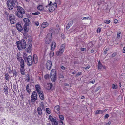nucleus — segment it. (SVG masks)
I'll return each instance as SVG.
<instances>
[{
  "mask_svg": "<svg viewBox=\"0 0 125 125\" xmlns=\"http://www.w3.org/2000/svg\"><path fill=\"white\" fill-rule=\"evenodd\" d=\"M8 8L10 10H12L13 8H16V5H18V4L16 0H8L7 2Z\"/></svg>",
  "mask_w": 125,
  "mask_h": 125,
  "instance_id": "1",
  "label": "nucleus"
},
{
  "mask_svg": "<svg viewBox=\"0 0 125 125\" xmlns=\"http://www.w3.org/2000/svg\"><path fill=\"white\" fill-rule=\"evenodd\" d=\"M16 43L17 48L20 50L23 49H25L26 47V42L24 39H22L21 41H17Z\"/></svg>",
  "mask_w": 125,
  "mask_h": 125,
  "instance_id": "2",
  "label": "nucleus"
},
{
  "mask_svg": "<svg viewBox=\"0 0 125 125\" xmlns=\"http://www.w3.org/2000/svg\"><path fill=\"white\" fill-rule=\"evenodd\" d=\"M50 77L51 80L53 82H54L56 80L57 75L56 71L55 69H52L51 72L50 74Z\"/></svg>",
  "mask_w": 125,
  "mask_h": 125,
  "instance_id": "3",
  "label": "nucleus"
},
{
  "mask_svg": "<svg viewBox=\"0 0 125 125\" xmlns=\"http://www.w3.org/2000/svg\"><path fill=\"white\" fill-rule=\"evenodd\" d=\"M65 44L62 45L58 51L56 52V54L57 56L61 55L64 52L65 49Z\"/></svg>",
  "mask_w": 125,
  "mask_h": 125,
  "instance_id": "4",
  "label": "nucleus"
},
{
  "mask_svg": "<svg viewBox=\"0 0 125 125\" xmlns=\"http://www.w3.org/2000/svg\"><path fill=\"white\" fill-rule=\"evenodd\" d=\"M49 119L51 122L52 125H58V121H57L56 117L53 118L51 115H50L49 116Z\"/></svg>",
  "mask_w": 125,
  "mask_h": 125,
  "instance_id": "5",
  "label": "nucleus"
},
{
  "mask_svg": "<svg viewBox=\"0 0 125 125\" xmlns=\"http://www.w3.org/2000/svg\"><path fill=\"white\" fill-rule=\"evenodd\" d=\"M37 97L36 92V91H33L31 96V101L33 104L35 101L37 99Z\"/></svg>",
  "mask_w": 125,
  "mask_h": 125,
  "instance_id": "6",
  "label": "nucleus"
},
{
  "mask_svg": "<svg viewBox=\"0 0 125 125\" xmlns=\"http://www.w3.org/2000/svg\"><path fill=\"white\" fill-rule=\"evenodd\" d=\"M25 62H27V65L28 66H30L32 64L33 61L32 57L31 55L28 56V58L25 61Z\"/></svg>",
  "mask_w": 125,
  "mask_h": 125,
  "instance_id": "7",
  "label": "nucleus"
},
{
  "mask_svg": "<svg viewBox=\"0 0 125 125\" xmlns=\"http://www.w3.org/2000/svg\"><path fill=\"white\" fill-rule=\"evenodd\" d=\"M16 26L17 30L20 32L23 31V28L21 23L19 22H17L16 24Z\"/></svg>",
  "mask_w": 125,
  "mask_h": 125,
  "instance_id": "8",
  "label": "nucleus"
},
{
  "mask_svg": "<svg viewBox=\"0 0 125 125\" xmlns=\"http://www.w3.org/2000/svg\"><path fill=\"white\" fill-rule=\"evenodd\" d=\"M9 19L11 23L14 24L16 22L15 18L13 14H10L9 16Z\"/></svg>",
  "mask_w": 125,
  "mask_h": 125,
  "instance_id": "9",
  "label": "nucleus"
},
{
  "mask_svg": "<svg viewBox=\"0 0 125 125\" xmlns=\"http://www.w3.org/2000/svg\"><path fill=\"white\" fill-rule=\"evenodd\" d=\"M25 13V12L23 11V12H21L20 13H19L18 12V11H16L15 13V14L16 16L20 18H22L23 17V15Z\"/></svg>",
  "mask_w": 125,
  "mask_h": 125,
  "instance_id": "10",
  "label": "nucleus"
},
{
  "mask_svg": "<svg viewBox=\"0 0 125 125\" xmlns=\"http://www.w3.org/2000/svg\"><path fill=\"white\" fill-rule=\"evenodd\" d=\"M52 65V62L51 61L48 60L46 64V67L48 70H49L51 69Z\"/></svg>",
  "mask_w": 125,
  "mask_h": 125,
  "instance_id": "11",
  "label": "nucleus"
},
{
  "mask_svg": "<svg viewBox=\"0 0 125 125\" xmlns=\"http://www.w3.org/2000/svg\"><path fill=\"white\" fill-rule=\"evenodd\" d=\"M23 21L25 23L24 25H27L28 26H29L31 22L29 19L27 18H24L23 19Z\"/></svg>",
  "mask_w": 125,
  "mask_h": 125,
  "instance_id": "12",
  "label": "nucleus"
},
{
  "mask_svg": "<svg viewBox=\"0 0 125 125\" xmlns=\"http://www.w3.org/2000/svg\"><path fill=\"white\" fill-rule=\"evenodd\" d=\"M16 8H17V11H18V12L20 13L21 12H25L24 9L18 5H16Z\"/></svg>",
  "mask_w": 125,
  "mask_h": 125,
  "instance_id": "13",
  "label": "nucleus"
},
{
  "mask_svg": "<svg viewBox=\"0 0 125 125\" xmlns=\"http://www.w3.org/2000/svg\"><path fill=\"white\" fill-rule=\"evenodd\" d=\"M27 26L24 25L23 29V30L24 32L25 33H24L23 34V35H24V36H26V37H24V38H26V39L27 38L26 37L27 36H26V33L27 32L29 31V29L27 28Z\"/></svg>",
  "mask_w": 125,
  "mask_h": 125,
  "instance_id": "14",
  "label": "nucleus"
},
{
  "mask_svg": "<svg viewBox=\"0 0 125 125\" xmlns=\"http://www.w3.org/2000/svg\"><path fill=\"white\" fill-rule=\"evenodd\" d=\"M33 60L34 63L36 64L38 62V57L36 54H34L33 55Z\"/></svg>",
  "mask_w": 125,
  "mask_h": 125,
  "instance_id": "15",
  "label": "nucleus"
},
{
  "mask_svg": "<svg viewBox=\"0 0 125 125\" xmlns=\"http://www.w3.org/2000/svg\"><path fill=\"white\" fill-rule=\"evenodd\" d=\"M54 109L55 112L57 113V114H60L59 106V105L56 106L54 107Z\"/></svg>",
  "mask_w": 125,
  "mask_h": 125,
  "instance_id": "16",
  "label": "nucleus"
},
{
  "mask_svg": "<svg viewBox=\"0 0 125 125\" xmlns=\"http://www.w3.org/2000/svg\"><path fill=\"white\" fill-rule=\"evenodd\" d=\"M29 46L25 49L26 52L28 53H30L31 51V48L32 47V44H29Z\"/></svg>",
  "mask_w": 125,
  "mask_h": 125,
  "instance_id": "17",
  "label": "nucleus"
},
{
  "mask_svg": "<svg viewBox=\"0 0 125 125\" xmlns=\"http://www.w3.org/2000/svg\"><path fill=\"white\" fill-rule=\"evenodd\" d=\"M35 89L37 93H39V92H41V87L39 85L37 84L36 85H35Z\"/></svg>",
  "mask_w": 125,
  "mask_h": 125,
  "instance_id": "18",
  "label": "nucleus"
},
{
  "mask_svg": "<svg viewBox=\"0 0 125 125\" xmlns=\"http://www.w3.org/2000/svg\"><path fill=\"white\" fill-rule=\"evenodd\" d=\"M51 46L52 50L53 51L56 47V43L55 42L53 41L52 42Z\"/></svg>",
  "mask_w": 125,
  "mask_h": 125,
  "instance_id": "19",
  "label": "nucleus"
},
{
  "mask_svg": "<svg viewBox=\"0 0 125 125\" xmlns=\"http://www.w3.org/2000/svg\"><path fill=\"white\" fill-rule=\"evenodd\" d=\"M53 86V84L52 83H49L47 84L46 89L48 90H51Z\"/></svg>",
  "mask_w": 125,
  "mask_h": 125,
  "instance_id": "20",
  "label": "nucleus"
},
{
  "mask_svg": "<svg viewBox=\"0 0 125 125\" xmlns=\"http://www.w3.org/2000/svg\"><path fill=\"white\" fill-rule=\"evenodd\" d=\"M39 94V97L40 99L42 100H43L44 99V96L42 92H39V93H38Z\"/></svg>",
  "mask_w": 125,
  "mask_h": 125,
  "instance_id": "21",
  "label": "nucleus"
},
{
  "mask_svg": "<svg viewBox=\"0 0 125 125\" xmlns=\"http://www.w3.org/2000/svg\"><path fill=\"white\" fill-rule=\"evenodd\" d=\"M55 9V7H53V6L52 5H50V6L49 8V10L50 12H52Z\"/></svg>",
  "mask_w": 125,
  "mask_h": 125,
  "instance_id": "22",
  "label": "nucleus"
},
{
  "mask_svg": "<svg viewBox=\"0 0 125 125\" xmlns=\"http://www.w3.org/2000/svg\"><path fill=\"white\" fill-rule=\"evenodd\" d=\"M37 111L38 115H42V110L41 109V107H39L37 108Z\"/></svg>",
  "mask_w": 125,
  "mask_h": 125,
  "instance_id": "23",
  "label": "nucleus"
},
{
  "mask_svg": "<svg viewBox=\"0 0 125 125\" xmlns=\"http://www.w3.org/2000/svg\"><path fill=\"white\" fill-rule=\"evenodd\" d=\"M97 66L99 70H101L103 67L102 64L101 63L100 61H98Z\"/></svg>",
  "mask_w": 125,
  "mask_h": 125,
  "instance_id": "24",
  "label": "nucleus"
},
{
  "mask_svg": "<svg viewBox=\"0 0 125 125\" xmlns=\"http://www.w3.org/2000/svg\"><path fill=\"white\" fill-rule=\"evenodd\" d=\"M73 23V21H69L66 27V29L68 30L69 29L70 27L71 26Z\"/></svg>",
  "mask_w": 125,
  "mask_h": 125,
  "instance_id": "25",
  "label": "nucleus"
},
{
  "mask_svg": "<svg viewBox=\"0 0 125 125\" xmlns=\"http://www.w3.org/2000/svg\"><path fill=\"white\" fill-rule=\"evenodd\" d=\"M49 25V24L48 23L46 22H43L41 25L42 27L43 28H45L48 26Z\"/></svg>",
  "mask_w": 125,
  "mask_h": 125,
  "instance_id": "26",
  "label": "nucleus"
},
{
  "mask_svg": "<svg viewBox=\"0 0 125 125\" xmlns=\"http://www.w3.org/2000/svg\"><path fill=\"white\" fill-rule=\"evenodd\" d=\"M104 112V111H103V110H96L95 111V115L99 114H103V113Z\"/></svg>",
  "mask_w": 125,
  "mask_h": 125,
  "instance_id": "27",
  "label": "nucleus"
},
{
  "mask_svg": "<svg viewBox=\"0 0 125 125\" xmlns=\"http://www.w3.org/2000/svg\"><path fill=\"white\" fill-rule=\"evenodd\" d=\"M20 63V66L22 67L24 66V60L22 59H21V60L19 61Z\"/></svg>",
  "mask_w": 125,
  "mask_h": 125,
  "instance_id": "28",
  "label": "nucleus"
},
{
  "mask_svg": "<svg viewBox=\"0 0 125 125\" xmlns=\"http://www.w3.org/2000/svg\"><path fill=\"white\" fill-rule=\"evenodd\" d=\"M51 40L50 39L46 38L45 40V42L46 44H48L51 42Z\"/></svg>",
  "mask_w": 125,
  "mask_h": 125,
  "instance_id": "29",
  "label": "nucleus"
},
{
  "mask_svg": "<svg viewBox=\"0 0 125 125\" xmlns=\"http://www.w3.org/2000/svg\"><path fill=\"white\" fill-rule=\"evenodd\" d=\"M13 76H14L15 78H16L17 76V72L15 69H12V72Z\"/></svg>",
  "mask_w": 125,
  "mask_h": 125,
  "instance_id": "30",
  "label": "nucleus"
},
{
  "mask_svg": "<svg viewBox=\"0 0 125 125\" xmlns=\"http://www.w3.org/2000/svg\"><path fill=\"white\" fill-rule=\"evenodd\" d=\"M28 38L29 44H31L32 40L31 36L30 35H29Z\"/></svg>",
  "mask_w": 125,
  "mask_h": 125,
  "instance_id": "31",
  "label": "nucleus"
},
{
  "mask_svg": "<svg viewBox=\"0 0 125 125\" xmlns=\"http://www.w3.org/2000/svg\"><path fill=\"white\" fill-rule=\"evenodd\" d=\"M43 7L42 5H39L37 7V9L39 10L42 11L43 9Z\"/></svg>",
  "mask_w": 125,
  "mask_h": 125,
  "instance_id": "32",
  "label": "nucleus"
},
{
  "mask_svg": "<svg viewBox=\"0 0 125 125\" xmlns=\"http://www.w3.org/2000/svg\"><path fill=\"white\" fill-rule=\"evenodd\" d=\"M23 57L25 61L27 59V58H28V56H27V54L25 52L23 53Z\"/></svg>",
  "mask_w": 125,
  "mask_h": 125,
  "instance_id": "33",
  "label": "nucleus"
},
{
  "mask_svg": "<svg viewBox=\"0 0 125 125\" xmlns=\"http://www.w3.org/2000/svg\"><path fill=\"white\" fill-rule=\"evenodd\" d=\"M5 79L6 80L8 81H9V78L10 77L9 74L8 73H6L5 74Z\"/></svg>",
  "mask_w": 125,
  "mask_h": 125,
  "instance_id": "34",
  "label": "nucleus"
},
{
  "mask_svg": "<svg viewBox=\"0 0 125 125\" xmlns=\"http://www.w3.org/2000/svg\"><path fill=\"white\" fill-rule=\"evenodd\" d=\"M49 32L50 33H52H52H54L55 32V29L54 28H51L50 29Z\"/></svg>",
  "mask_w": 125,
  "mask_h": 125,
  "instance_id": "35",
  "label": "nucleus"
},
{
  "mask_svg": "<svg viewBox=\"0 0 125 125\" xmlns=\"http://www.w3.org/2000/svg\"><path fill=\"white\" fill-rule=\"evenodd\" d=\"M52 35V33H48L46 36V38H51V37Z\"/></svg>",
  "mask_w": 125,
  "mask_h": 125,
  "instance_id": "36",
  "label": "nucleus"
},
{
  "mask_svg": "<svg viewBox=\"0 0 125 125\" xmlns=\"http://www.w3.org/2000/svg\"><path fill=\"white\" fill-rule=\"evenodd\" d=\"M59 118L60 119V120H63L64 119V116L62 115H59Z\"/></svg>",
  "mask_w": 125,
  "mask_h": 125,
  "instance_id": "37",
  "label": "nucleus"
},
{
  "mask_svg": "<svg viewBox=\"0 0 125 125\" xmlns=\"http://www.w3.org/2000/svg\"><path fill=\"white\" fill-rule=\"evenodd\" d=\"M3 90L5 94H8V89L7 87H5L4 88Z\"/></svg>",
  "mask_w": 125,
  "mask_h": 125,
  "instance_id": "38",
  "label": "nucleus"
},
{
  "mask_svg": "<svg viewBox=\"0 0 125 125\" xmlns=\"http://www.w3.org/2000/svg\"><path fill=\"white\" fill-rule=\"evenodd\" d=\"M111 21L108 20H105L104 21V23L107 24L109 23Z\"/></svg>",
  "mask_w": 125,
  "mask_h": 125,
  "instance_id": "39",
  "label": "nucleus"
},
{
  "mask_svg": "<svg viewBox=\"0 0 125 125\" xmlns=\"http://www.w3.org/2000/svg\"><path fill=\"white\" fill-rule=\"evenodd\" d=\"M44 77L46 79H49V75L48 74H46L45 75Z\"/></svg>",
  "mask_w": 125,
  "mask_h": 125,
  "instance_id": "40",
  "label": "nucleus"
},
{
  "mask_svg": "<svg viewBox=\"0 0 125 125\" xmlns=\"http://www.w3.org/2000/svg\"><path fill=\"white\" fill-rule=\"evenodd\" d=\"M40 14V12L39 11H37L35 13H32V14L34 15H37L39 14Z\"/></svg>",
  "mask_w": 125,
  "mask_h": 125,
  "instance_id": "41",
  "label": "nucleus"
},
{
  "mask_svg": "<svg viewBox=\"0 0 125 125\" xmlns=\"http://www.w3.org/2000/svg\"><path fill=\"white\" fill-rule=\"evenodd\" d=\"M60 29V28L59 26V25H56V30L57 31H59Z\"/></svg>",
  "mask_w": 125,
  "mask_h": 125,
  "instance_id": "42",
  "label": "nucleus"
},
{
  "mask_svg": "<svg viewBox=\"0 0 125 125\" xmlns=\"http://www.w3.org/2000/svg\"><path fill=\"white\" fill-rule=\"evenodd\" d=\"M61 37L62 39L63 40L65 39V35L63 33H62L61 34Z\"/></svg>",
  "mask_w": 125,
  "mask_h": 125,
  "instance_id": "43",
  "label": "nucleus"
},
{
  "mask_svg": "<svg viewBox=\"0 0 125 125\" xmlns=\"http://www.w3.org/2000/svg\"><path fill=\"white\" fill-rule=\"evenodd\" d=\"M46 111L49 114H50L51 113V112H50V109L48 108H47L46 109Z\"/></svg>",
  "mask_w": 125,
  "mask_h": 125,
  "instance_id": "44",
  "label": "nucleus"
},
{
  "mask_svg": "<svg viewBox=\"0 0 125 125\" xmlns=\"http://www.w3.org/2000/svg\"><path fill=\"white\" fill-rule=\"evenodd\" d=\"M49 54L50 56L52 57L54 55V53L52 51H51L50 52Z\"/></svg>",
  "mask_w": 125,
  "mask_h": 125,
  "instance_id": "45",
  "label": "nucleus"
},
{
  "mask_svg": "<svg viewBox=\"0 0 125 125\" xmlns=\"http://www.w3.org/2000/svg\"><path fill=\"white\" fill-rule=\"evenodd\" d=\"M24 66H23L22 67L21 66V68L20 69V72L24 71H25V70L24 68Z\"/></svg>",
  "mask_w": 125,
  "mask_h": 125,
  "instance_id": "46",
  "label": "nucleus"
},
{
  "mask_svg": "<svg viewBox=\"0 0 125 125\" xmlns=\"http://www.w3.org/2000/svg\"><path fill=\"white\" fill-rule=\"evenodd\" d=\"M4 14H5L6 15V16L7 17H8V15H9V13L7 12L6 10L4 11Z\"/></svg>",
  "mask_w": 125,
  "mask_h": 125,
  "instance_id": "47",
  "label": "nucleus"
},
{
  "mask_svg": "<svg viewBox=\"0 0 125 125\" xmlns=\"http://www.w3.org/2000/svg\"><path fill=\"white\" fill-rule=\"evenodd\" d=\"M112 88L114 89H116L117 88V87L114 84H112Z\"/></svg>",
  "mask_w": 125,
  "mask_h": 125,
  "instance_id": "48",
  "label": "nucleus"
},
{
  "mask_svg": "<svg viewBox=\"0 0 125 125\" xmlns=\"http://www.w3.org/2000/svg\"><path fill=\"white\" fill-rule=\"evenodd\" d=\"M89 17H84L83 18L82 17L81 18V19L83 20H85L86 19H89Z\"/></svg>",
  "mask_w": 125,
  "mask_h": 125,
  "instance_id": "49",
  "label": "nucleus"
},
{
  "mask_svg": "<svg viewBox=\"0 0 125 125\" xmlns=\"http://www.w3.org/2000/svg\"><path fill=\"white\" fill-rule=\"evenodd\" d=\"M109 116V115L108 114H107L105 115L104 116V118L105 119H106Z\"/></svg>",
  "mask_w": 125,
  "mask_h": 125,
  "instance_id": "50",
  "label": "nucleus"
},
{
  "mask_svg": "<svg viewBox=\"0 0 125 125\" xmlns=\"http://www.w3.org/2000/svg\"><path fill=\"white\" fill-rule=\"evenodd\" d=\"M101 28H99L97 29V33H99L101 31Z\"/></svg>",
  "mask_w": 125,
  "mask_h": 125,
  "instance_id": "51",
  "label": "nucleus"
},
{
  "mask_svg": "<svg viewBox=\"0 0 125 125\" xmlns=\"http://www.w3.org/2000/svg\"><path fill=\"white\" fill-rule=\"evenodd\" d=\"M120 34H121V32H117V38H119L120 36Z\"/></svg>",
  "mask_w": 125,
  "mask_h": 125,
  "instance_id": "52",
  "label": "nucleus"
},
{
  "mask_svg": "<svg viewBox=\"0 0 125 125\" xmlns=\"http://www.w3.org/2000/svg\"><path fill=\"white\" fill-rule=\"evenodd\" d=\"M112 121V120H110L108 122V123L106 124V125H110L111 124Z\"/></svg>",
  "mask_w": 125,
  "mask_h": 125,
  "instance_id": "53",
  "label": "nucleus"
},
{
  "mask_svg": "<svg viewBox=\"0 0 125 125\" xmlns=\"http://www.w3.org/2000/svg\"><path fill=\"white\" fill-rule=\"evenodd\" d=\"M52 6H53V7H56V9L57 7V4L55 2L53 3L52 4Z\"/></svg>",
  "mask_w": 125,
  "mask_h": 125,
  "instance_id": "54",
  "label": "nucleus"
},
{
  "mask_svg": "<svg viewBox=\"0 0 125 125\" xmlns=\"http://www.w3.org/2000/svg\"><path fill=\"white\" fill-rule=\"evenodd\" d=\"M27 76V82H28L30 80V76L29 74H28Z\"/></svg>",
  "mask_w": 125,
  "mask_h": 125,
  "instance_id": "55",
  "label": "nucleus"
},
{
  "mask_svg": "<svg viewBox=\"0 0 125 125\" xmlns=\"http://www.w3.org/2000/svg\"><path fill=\"white\" fill-rule=\"evenodd\" d=\"M91 67V66L90 65L88 66L87 67H84V68L85 70H87L90 68Z\"/></svg>",
  "mask_w": 125,
  "mask_h": 125,
  "instance_id": "56",
  "label": "nucleus"
},
{
  "mask_svg": "<svg viewBox=\"0 0 125 125\" xmlns=\"http://www.w3.org/2000/svg\"><path fill=\"white\" fill-rule=\"evenodd\" d=\"M62 120H60L59 121V123L61 125H63V123Z\"/></svg>",
  "mask_w": 125,
  "mask_h": 125,
  "instance_id": "57",
  "label": "nucleus"
},
{
  "mask_svg": "<svg viewBox=\"0 0 125 125\" xmlns=\"http://www.w3.org/2000/svg\"><path fill=\"white\" fill-rule=\"evenodd\" d=\"M12 71L11 69L10 68L9 69V73H12Z\"/></svg>",
  "mask_w": 125,
  "mask_h": 125,
  "instance_id": "58",
  "label": "nucleus"
},
{
  "mask_svg": "<svg viewBox=\"0 0 125 125\" xmlns=\"http://www.w3.org/2000/svg\"><path fill=\"white\" fill-rule=\"evenodd\" d=\"M100 88H101V87H97L96 89L95 90V92H97V91H98V90H99L100 89Z\"/></svg>",
  "mask_w": 125,
  "mask_h": 125,
  "instance_id": "59",
  "label": "nucleus"
},
{
  "mask_svg": "<svg viewBox=\"0 0 125 125\" xmlns=\"http://www.w3.org/2000/svg\"><path fill=\"white\" fill-rule=\"evenodd\" d=\"M26 90H28L29 89H31L30 88L29 85V84H27L26 86Z\"/></svg>",
  "mask_w": 125,
  "mask_h": 125,
  "instance_id": "60",
  "label": "nucleus"
},
{
  "mask_svg": "<svg viewBox=\"0 0 125 125\" xmlns=\"http://www.w3.org/2000/svg\"><path fill=\"white\" fill-rule=\"evenodd\" d=\"M116 54L115 53H114L112 54L111 56V57H114L115 56V55H116Z\"/></svg>",
  "mask_w": 125,
  "mask_h": 125,
  "instance_id": "61",
  "label": "nucleus"
},
{
  "mask_svg": "<svg viewBox=\"0 0 125 125\" xmlns=\"http://www.w3.org/2000/svg\"><path fill=\"white\" fill-rule=\"evenodd\" d=\"M81 50L82 51H86V49L85 48H82L81 49Z\"/></svg>",
  "mask_w": 125,
  "mask_h": 125,
  "instance_id": "62",
  "label": "nucleus"
},
{
  "mask_svg": "<svg viewBox=\"0 0 125 125\" xmlns=\"http://www.w3.org/2000/svg\"><path fill=\"white\" fill-rule=\"evenodd\" d=\"M95 81V79H93L92 81H91L90 82V83H91L92 84H94V83Z\"/></svg>",
  "mask_w": 125,
  "mask_h": 125,
  "instance_id": "63",
  "label": "nucleus"
},
{
  "mask_svg": "<svg viewBox=\"0 0 125 125\" xmlns=\"http://www.w3.org/2000/svg\"><path fill=\"white\" fill-rule=\"evenodd\" d=\"M6 105L7 106H8V107H9L10 105V103L9 102L7 103Z\"/></svg>",
  "mask_w": 125,
  "mask_h": 125,
  "instance_id": "64",
  "label": "nucleus"
}]
</instances>
